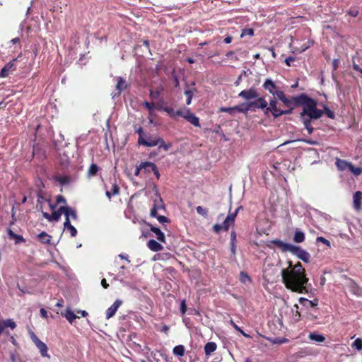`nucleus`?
Here are the masks:
<instances>
[{"mask_svg":"<svg viewBox=\"0 0 362 362\" xmlns=\"http://www.w3.org/2000/svg\"><path fill=\"white\" fill-rule=\"evenodd\" d=\"M288 267L281 270L282 282L285 287L292 292L303 293L307 292L306 285L308 279L306 277L305 269L300 262L294 266L291 261Z\"/></svg>","mask_w":362,"mask_h":362,"instance_id":"f257e3e1","label":"nucleus"},{"mask_svg":"<svg viewBox=\"0 0 362 362\" xmlns=\"http://www.w3.org/2000/svg\"><path fill=\"white\" fill-rule=\"evenodd\" d=\"M281 102L287 107L302 106L303 111L300 114V116L308 115L311 118H320L322 116V110L317 108V100L310 98L305 93L291 97V98L286 97Z\"/></svg>","mask_w":362,"mask_h":362,"instance_id":"f03ea898","label":"nucleus"},{"mask_svg":"<svg viewBox=\"0 0 362 362\" xmlns=\"http://www.w3.org/2000/svg\"><path fill=\"white\" fill-rule=\"evenodd\" d=\"M49 206L52 210H54L56 206L49 203ZM64 209L65 206H60L58 210L54 211L52 214H49L47 212H42V216L44 218H45L49 221H58L62 216V214H64Z\"/></svg>","mask_w":362,"mask_h":362,"instance_id":"7ed1b4c3","label":"nucleus"},{"mask_svg":"<svg viewBox=\"0 0 362 362\" xmlns=\"http://www.w3.org/2000/svg\"><path fill=\"white\" fill-rule=\"evenodd\" d=\"M21 54H20L17 58L11 60L2 68L1 71H0V77H7L10 74L16 69V62L18 58L21 57Z\"/></svg>","mask_w":362,"mask_h":362,"instance_id":"20e7f679","label":"nucleus"},{"mask_svg":"<svg viewBox=\"0 0 362 362\" xmlns=\"http://www.w3.org/2000/svg\"><path fill=\"white\" fill-rule=\"evenodd\" d=\"M291 252L305 262H309L310 261V255L299 246L293 245Z\"/></svg>","mask_w":362,"mask_h":362,"instance_id":"39448f33","label":"nucleus"},{"mask_svg":"<svg viewBox=\"0 0 362 362\" xmlns=\"http://www.w3.org/2000/svg\"><path fill=\"white\" fill-rule=\"evenodd\" d=\"M31 339L39 349L42 356L49 358V356L47 354L48 349L47 345L43 341H42L34 333H32Z\"/></svg>","mask_w":362,"mask_h":362,"instance_id":"423d86ee","label":"nucleus"},{"mask_svg":"<svg viewBox=\"0 0 362 362\" xmlns=\"http://www.w3.org/2000/svg\"><path fill=\"white\" fill-rule=\"evenodd\" d=\"M250 110H255V109H262L266 110V107L267 106V102L265 100L264 98H257V100L252 102L248 103Z\"/></svg>","mask_w":362,"mask_h":362,"instance_id":"0eeeda50","label":"nucleus"},{"mask_svg":"<svg viewBox=\"0 0 362 362\" xmlns=\"http://www.w3.org/2000/svg\"><path fill=\"white\" fill-rule=\"evenodd\" d=\"M238 96L240 98H243L245 100H249L257 98L258 97V93L255 88H251L247 90H242L238 94Z\"/></svg>","mask_w":362,"mask_h":362,"instance_id":"6e6552de","label":"nucleus"},{"mask_svg":"<svg viewBox=\"0 0 362 362\" xmlns=\"http://www.w3.org/2000/svg\"><path fill=\"white\" fill-rule=\"evenodd\" d=\"M122 300L119 299H117L113 304L107 308L106 310V318L110 319L112 317L116 312L117 311L118 308L122 305Z\"/></svg>","mask_w":362,"mask_h":362,"instance_id":"1a4fd4ad","label":"nucleus"},{"mask_svg":"<svg viewBox=\"0 0 362 362\" xmlns=\"http://www.w3.org/2000/svg\"><path fill=\"white\" fill-rule=\"evenodd\" d=\"M160 137L157 138H151V136L148 137V139H144V138H139L138 139V144L139 145H142L147 147H153L158 146L159 144Z\"/></svg>","mask_w":362,"mask_h":362,"instance_id":"9d476101","label":"nucleus"},{"mask_svg":"<svg viewBox=\"0 0 362 362\" xmlns=\"http://www.w3.org/2000/svg\"><path fill=\"white\" fill-rule=\"evenodd\" d=\"M16 323L13 319H6L0 320V335L6 331L7 328L14 329L16 327Z\"/></svg>","mask_w":362,"mask_h":362,"instance_id":"9b49d317","label":"nucleus"},{"mask_svg":"<svg viewBox=\"0 0 362 362\" xmlns=\"http://www.w3.org/2000/svg\"><path fill=\"white\" fill-rule=\"evenodd\" d=\"M280 110H281L277 107L276 99L275 98H272L269 100V107H266L264 114L268 115L269 112H271L275 118V114L279 113Z\"/></svg>","mask_w":362,"mask_h":362,"instance_id":"f8f14e48","label":"nucleus"},{"mask_svg":"<svg viewBox=\"0 0 362 362\" xmlns=\"http://www.w3.org/2000/svg\"><path fill=\"white\" fill-rule=\"evenodd\" d=\"M272 243L274 244L276 247L280 249L282 252H291L293 246V245L286 243L282 240L278 239L272 240Z\"/></svg>","mask_w":362,"mask_h":362,"instance_id":"ddd939ff","label":"nucleus"},{"mask_svg":"<svg viewBox=\"0 0 362 362\" xmlns=\"http://www.w3.org/2000/svg\"><path fill=\"white\" fill-rule=\"evenodd\" d=\"M300 119L302 120L305 128L308 131L309 134H311L313 132V127L311 124V120L312 119H317L318 118H311L310 117H308V115H304L303 116H300Z\"/></svg>","mask_w":362,"mask_h":362,"instance_id":"4468645a","label":"nucleus"},{"mask_svg":"<svg viewBox=\"0 0 362 362\" xmlns=\"http://www.w3.org/2000/svg\"><path fill=\"white\" fill-rule=\"evenodd\" d=\"M262 87L266 90H268L269 93L274 94L276 89L277 86L276 84L273 82V81L270 78H267L265 80L264 83L262 85Z\"/></svg>","mask_w":362,"mask_h":362,"instance_id":"2eb2a0df","label":"nucleus"},{"mask_svg":"<svg viewBox=\"0 0 362 362\" xmlns=\"http://www.w3.org/2000/svg\"><path fill=\"white\" fill-rule=\"evenodd\" d=\"M7 234L10 239L14 240L15 244L25 243V239L22 235L16 234L11 228L7 229Z\"/></svg>","mask_w":362,"mask_h":362,"instance_id":"dca6fc26","label":"nucleus"},{"mask_svg":"<svg viewBox=\"0 0 362 362\" xmlns=\"http://www.w3.org/2000/svg\"><path fill=\"white\" fill-rule=\"evenodd\" d=\"M165 102L163 99H160L159 102L156 104V109L158 110H164L165 112H167L170 117H175V111L173 108L170 107H163V104H164Z\"/></svg>","mask_w":362,"mask_h":362,"instance_id":"f3484780","label":"nucleus"},{"mask_svg":"<svg viewBox=\"0 0 362 362\" xmlns=\"http://www.w3.org/2000/svg\"><path fill=\"white\" fill-rule=\"evenodd\" d=\"M150 227V230L154 233L156 235V238L161 243H165V238L164 233L160 230V228L153 226L152 224H148Z\"/></svg>","mask_w":362,"mask_h":362,"instance_id":"a211bd4d","label":"nucleus"},{"mask_svg":"<svg viewBox=\"0 0 362 362\" xmlns=\"http://www.w3.org/2000/svg\"><path fill=\"white\" fill-rule=\"evenodd\" d=\"M353 199L354 209L359 211L361 208L362 192L361 191L356 192L354 194Z\"/></svg>","mask_w":362,"mask_h":362,"instance_id":"6ab92c4d","label":"nucleus"},{"mask_svg":"<svg viewBox=\"0 0 362 362\" xmlns=\"http://www.w3.org/2000/svg\"><path fill=\"white\" fill-rule=\"evenodd\" d=\"M299 303L306 308H315L318 305V300L315 299L313 300H310L305 298L301 297L299 298Z\"/></svg>","mask_w":362,"mask_h":362,"instance_id":"aec40b11","label":"nucleus"},{"mask_svg":"<svg viewBox=\"0 0 362 362\" xmlns=\"http://www.w3.org/2000/svg\"><path fill=\"white\" fill-rule=\"evenodd\" d=\"M147 246L153 252H159L163 249V246L153 239H151L148 242Z\"/></svg>","mask_w":362,"mask_h":362,"instance_id":"412c9836","label":"nucleus"},{"mask_svg":"<svg viewBox=\"0 0 362 362\" xmlns=\"http://www.w3.org/2000/svg\"><path fill=\"white\" fill-rule=\"evenodd\" d=\"M116 89L118 91V94H120L122 91L124 90L127 88L126 81L121 76L117 78Z\"/></svg>","mask_w":362,"mask_h":362,"instance_id":"4be33fe9","label":"nucleus"},{"mask_svg":"<svg viewBox=\"0 0 362 362\" xmlns=\"http://www.w3.org/2000/svg\"><path fill=\"white\" fill-rule=\"evenodd\" d=\"M64 209V215L66 216L65 220H70V218H71L73 220L77 219V214L76 211L69 206H65Z\"/></svg>","mask_w":362,"mask_h":362,"instance_id":"5701e85b","label":"nucleus"},{"mask_svg":"<svg viewBox=\"0 0 362 362\" xmlns=\"http://www.w3.org/2000/svg\"><path fill=\"white\" fill-rule=\"evenodd\" d=\"M335 164L339 170L344 171L346 169H349L351 163L345 160L337 158Z\"/></svg>","mask_w":362,"mask_h":362,"instance_id":"b1692460","label":"nucleus"},{"mask_svg":"<svg viewBox=\"0 0 362 362\" xmlns=\"http://www.w3.org/2000/svg\"><path fill=\"white\" fill-rule=\"evenodd\" d=\"M62 315L65 317L66 319L71 324L75 319L78 317L70 308H66Z\"/></svg>","mask_w":362,"mask_h":362,"instance_id":"393cba45","label":"nucleus"},{"mask_svg":"<svg viewBox=\"0 0 362 362\" xmlns=\"http://www.w3.org/2000/svg\"><path fill=\"white\" fill-rule=\"evenodd\" d=\"M217 345L215 342L209 341L207 342L204 346V352L206 356H209L216 351Z\"/></svg>","mask_w":362,"mask_h":362,"instance_id":"a878e982","label":"nucleus"},{"mask_svg":"<svg viewBox=\"0 0 362 362\" xmlns=\"http://www.w3.org/2000/svg\"><path fill=\"white\" fill-rule=\"evenodd\" d=\"M308 338L310 340L315 341L318 343H322V342L325 341V337H324V335H322L321 334H318L315 332H310L308 335Z\"/></svg>","mask_w":362,"mask_h":362,"instance_id":"bb28decb","label":"nucleus"},{"mask_svg":"<svg viewBox=\"0 0 362 362\" xmlns=\"http://www.w3.org/2000/svg\"><path fill=\"white\" fill-rule=\"evenodd\" d=\"M64 226V228L69 230L71 237H75L76 235L77 230L74 226L71 225L70 220H65Z\"/></svg>","mask_w":362,"mask_h":362,"instance_id":"cd10ccee","label":"nucleus"},{"mask_svg":"<svg viewBox=\"0 0 362 362\" xmlns=\"http://www.w3.org/2000/svg\"><path fill=\"white\" fill-rule=\"evenodd\" d=\"M51 236L48 235L46 232H42L37 235V240L43 244H49L50 243Z\"/></svg>","mask_w":362,"mask_h":362,"instance_id":"c85d7f7f","label":"nucleus"},{"mask_svg":"<svg viewBox=\"0 0 362 362\" xmlns=\"http://www.w3.org/2000/svg\"><path fill=\"white\" fill-rule=\"evenodd\" d=\"M98 170H99V167L98 166V165L95 163H92L88 170L87 177L88 178H90V177L96 175Z\"/></svg>","mask_w":362,"mask_h":362,"instance_id":"c756f323","label":"nucleus"},{"mask_svg":"<svg viewBox=\"0 0 362 362\" xmlns=\"http://www.w3.org/2000/svg\"><path fill=\"white\" fill-rule=\"evenodd\" d=\"M305 234L303 232L296 230L293 236V241L297 243H303L305 240Z\"/></svg>","mask_w":362,"mask_h":362,"instance_id":"7c9ffc66","label":"nucleus"},{"mask_svg":"<svg viewBox=\"0 0 362 362\" xmlns=\"http://www.w3.org/2000/svg\"><path fill=\"white\" fill-rule=\"evenodd\" d=\"M54 179L56 182H58L61 185H63L69 184L71 181V178L68 175H64V176L57 175L54 177Z\"/></svg>","mask_w":362,"mask_h":362,"instance_id":"2f4dec72","label":"nucleus"},{"mask_svg":"<svg viewBox=\"0 0 362 362\" xmlns=\"http://www.w3.org/2000/svg\"><path fill=\"white\" fill-rule=\"evenodd\" d=\"M163 90V87L160 86L156 90H150L149 96L152 100H156L160 98L161 92Z\"/></svg>","mask_w":362,"mask_h":362,"instance_id":"473e14b6","label":"nucleus"},{"mask_svg":"<svg viewBox=\"0 0 362 362\" xmlns=\"http://www.w3.org/2000/svg\"><path fill=\"white\" fill-rule=\"evenodd\" d=\"M185 349L183 345L175 346L173 349V354L177 356H183L185 355Z\"/></svg>","mask_w":362,"mask_h":362,"instance_id":"72a5a7b5","label":"nucleus"},{"mask_svg":"<svg viewBox=\"0 0 362 362\" xmlns=\"http://www.w3.org/2000/svg\"><path fill=\"white\" fill-rule=\"evenodd\" d=\"M235 111H238L239 112H242L244 114H247L250 110L249 105L247 104H240L239 105L234 106Z\"/></svg>","mask_w":362,"mask_h":362,"instance_id":"f704fd0d","label":"nucleus"},{"mask_svg":"<svg viewBox=\"0 0 362 362\" xmlns=\"http://www.w3.org/2000/svg\"><path fill=\"white\" fill-rule=\"evenodd\" d=\"M188 117L189 119H187V122L191 123L194 127H200L199 119L194 113H192V115Z\"/></svg>","mask_w":362,"mask_h":362,"instance_id":"c9c22d12","label":"nucleus"},{"mask_svg":"<svg viewBox=\"0 0 362 362\" xmlns=\"http://www.w3.org/2000/svg\"><path fill=\"white\" fill-rule=\"evenodd\" d=\"M146 165L148 166V168H151V171L153 172V173L156 175V178L158 180H159L160 175V173H159V171L158 170V168H157L156 165L155 163L149 161V163L146 164Z\"/></svg>","mask_w":362,"mask_h":362,"instance_id":"e433bc0d","label":"nucleus"},{"mask_svg":"<svg viewBox=\"0 0 362 362\" xmlns=\"http://www.w3.org/2000/svg\"><path fill=\"white\" fill-rule=\"evenodd\" d=\"M349 170L355 176H359L362 173V168H361V167H355L351 163L350 164Z\"/></svg>","mask_w":362,"mask_h":362,"instance_id":"4c0bfd02","label":"nucleus"},{"mask_svg":"<svg viewBox=\"0 0 362 362\" xmlns=\"http://www.w3.org/2000/svg\"><path fill=\"white\" fill-rule=\"evenodd\" d=\"M158 148H163L165 151H168L172 147L171 143H165V141L160 138L158 144Z\"/></svg>","mask_w":362,"mask_h":362,"instance_id":"58836bf2","label":"nucleus"},{"mask_svg":"<svg viewBox=\"0 0 362 362\" xmlns=\"http://www.w3.org/2000/svg\"><path fill=\"white\" fill-rule=\"evenodd\" d=\"M351 347L355 349L358 351L362 350V339L361 338H357L351 344Z\"/></svg>","mask_w":362,"mask_h":362,"instance_id":"ea45409f","label":"nucleus"},{"mask_svg":"<svg viewBox=\"0 0 362 362\" xmlns=\"http://www.w3.org/2000/svg\"><path fill=\"white\" fill-rule=\"evenodd\" d=\"M147 163H149V161H146V162H141L140 163V165L139 166L136 167V170H135V172H134V175L135 176H139V173H140V171L143 169H147V168H148V166H146V164Z\"/></svg>","mask_w":362,"mask_h":362,"instance_id":"a19ab883","label":"nucleus"},{"mask_svg":"<svg viewBox=\"0 0 362 362\" xmlns=\"http://www.w3.org/2000/svg\"><path fill=\"white\" fill-rule=\"evenodd\" d=\"M351 291L358 296H362V288L355 283L351 286Z\"/></svg>","mask_w":362,"mask_h":362,"instance_id":"79ce46f5","label":"nucleus"},{"mask_svg":"<svg viewBox=\"0 0 362 362\" xmlns=\"http://www.w3.org/2000/svg\"><path fill=\"white\" fill-rule=\"evenodd\" d=\"M293 109H294V107H288V109L286 110H281L279 113L275 114V118H277L284 115H290L293 112Z\"/></svg>","mask_w":362,"mask_h":362,"instance_id":"37998d69","label":"nucleus"},{"mask_svg":"<svg viewBox=\"0 0 362 362\" xmlns=\"http://www.w3.org/2000/svg\"><path fill=\"white\" fill-rule=\"evenodd\" d=\"M322 111V114L325 112V114L330 119H334L335 115L333 111H332L327 106L324 107V111Z\"/></svg>","mask_w":362,"mask_h":362,"instance_id":"c03bdc74","label":"nucleus"},{"mask_svg":"<svg viewBox=\"0 0 362 362\" xmlns=\"http://www.w3.org/2000/svg\"><path fill=\"white\" fill-rule=\"evenodd\" d=\"M230 324L233 326V327L237 330L238 332H239L240 333H241L244 337H250V335H248L247 334L243 332V330L241 329L240 327H239L235 322L233 320H230Z\"/></svg>","mask_w":362,"mask_h":362,"instance_id":"a18cd8bd","label":"nucleus"},{"mask_svg":"<svg viewBox=\"0 0 362 362\" xmlns=\"http://www.w3.org/2000/svg\"><path fill=\"white\" fill-rule=\"evenodd\" d=\"M274 97L276 99H279L281 101H282L286 97L285 93L282 90H276V92L273 94Z\"/></svg>","mask_w":362,"mask_h":362,"instance_id":"49530a36","label":"nucleus"},{"mask_svg":"<svg viewBox=\"0 0 362 362\" xmlns=\"http://www.w3.org/2000/svg\"><path fill=\"white\" fill-rule=\"evenodd\" d=\"M197 212L198 214L202 216L203 217H206L208 215V210L206 209L203 208L201 206H198L196 208Z\"/></svg>","mask_w":362,"mask_h":362,"instance_id":"de8ad7c7","label":"nucleus"},{"mask_svg":"<svg viewBox=\"0 0 362 362\" xmlns=\"http://www.w3.org/2000/svg\"><path fill=\"white\" fill-rule=\"evenodd\" d=\"M185 95L187 96L186 103L187 105H190L192 102V99L193 98V91L192 90H186L185 91Z\"/></svg>","mask_w":362,"mask_h":362,"instance_id":"09e8293b","label":"nucleus"},{"mask_svg":"<svg viewBox=\"0 0 362 362\" xmlns=\"http://www.w3.org/2000/svg\"><path fill=\"white\" fill-rule=\"evenodd\" d=\"M153 206H156L157 210H159V209L165 208V206H164V204L163 202V200L161 199V198L160 197H159L158 199H155L153 201Z\"/></svg>","mask_w":362,"mask_h":362,"instance_id":"8fccbe9b","label":"nucleus"},{"mask_svg":"<svg viewBox=\"0 0 362 362\" xmlns=\"http://www.w3.org/2000/svg\"><path fill=\"white\" fill-rule=\"evenodd\" d=\"M242 209V206H239L236 209L235 211L233 212V213H231V214H229L226 218H229V220L230 221V222H233L235 223V218L237 216V214H238V211Z\"/></svg>","mask_w":362,"mask_h":362,"instance_id":"3c124183","label":"nucleus"},{"mask_svg":"<svg viewBox=\"0 0 362 362\" xmlns=\"http://www.w3.org/2000/svg\"><path fill=\"white\" fill-rule=\"evenodd\" d=\"M234 224L233 222H230V221L229 220V218H226L224 220L223 224H222V226H223V230H224L225 231H228L230 226H233Z\"/></svg>","mask_w":362,"mask_h":362,"instance_id":"603ef678","label":"nucleus"},{"mask_svg":"<svg viewBox=\"0 0 362 362\" xmlns=\"http://www.w3.org/2000/svg\"><path fill=\"white\" fill-rule=\"evenodd\" d=\"M144 106L148 109L150 113L153 110V109L156 108V105L154 103H149L147 101L144 103Z\"/></svg>","mask_w":362,"mask_h":362,"instance_id":"864d4df0","label":"nucleus"},{"mask_svg":"<svg viewBox=\"0 0 362 362\" xmlns=\"http://www.w3.org/2000/svg\"><path fill=\"white\" fill-rule=\"evenodd\" d=\"M254 35V30L252 28L243 29L241 33V37L244 36H252Z\"/></svg>","mask_w":362,"mask_h":362,"instance_id":"5fc2aeb1","label":"nucleus"},{"mask_svg":"<svg viewBox=\"0 0 362 362\" xmlns=\"http://www.w3.org/2000/svg\"><path fill=\"white\" fill-rule=\"evenodd\" d=\"M219 112H228V113H229L230 115H233L234 113V112H235V108H234V107H221L219 109Z\"/></svg>","mask_w":362,"mask_h":362,"instance_id":"6e6d98bb","label":"nucleus"},{"mask_svg":"<svg viewBox=\"0 0 362 362\" xmlns=\"http://www.w3.org/2000/svg\"><path fill=\"white\" fill-rule=\"evenodd\" d=\"M110 192H112L113 195H117L119 193V187L117 184L116 181H115V182L112 183V189Z\"/></svg>","mask_w":362,"mask_h":362,"instance_id":"4d7b16f0","label":"nucleus"},{"mask_svg":"<svg viewBox=\"0 0 362 362\" xmlns=\"http://www.w3.org/2000/svg\"><path fill=\"white\" fill-rule=\"evenodd\" d=\"M10 360L11 362H18L19 361L18 354L16 351L11 352L10 353Z\"/></svg>","mask_w":362,"mask_h":362,"instance_id":"13d9d810","label":"nucleus"},{"mask_svg":"<svg viewBox=\"0 0 362 362\" xmlns=\"http://www.w3.org/2000/svg\"><path fill=\"white\" fill-rule=\"evenodd\" d=\"M316 241L317 243H322L325 245H326L328 247H330V242L327 240L326 238H325L324 237H317V239H316Z\"/></svg>","mask_w":362,"mask_h":362,"instance_id":"bf43d9fd","label":"nucleus"},{"mask_svg":"<svg viewBox=\"0 0 362 362\" xmlns=\"http://www.w3.org/2000/svg\"><path fill=\"white\" fill-rule=\"evenodd\" d=\"M160 223H169L170 220L165 216L158 215L156 217Z\"/></svg>","mask_w":362,"mask_h":362,"instance_id":"052dcab7","label":"nucleus"},{"mask_svg":"<svg viewBox=\"0 0 362 362\" xmlns=\"http://www.w3.org/2000/svg\"><path fill=\"white\" fill-rule=\"evenodd\" d=\"M187 311V305L185 300H182L180 304V312L182 315H185Z\"/></svg>","mask_w":362,"mask_h":362,"instance_id":"680f3d73","label":"nucleus"},{"mask_svg":"<svg viewBox=\"0 0 362 362\" xmlns=\"http://www.w3.org/2000/svg\"><path fill=\"white\" fill-rule=\"evenodd\" d=\"M240 277H241L240 279H241L242 282L245 283L246 280H247L249 281H251V279H250V276L247 275V274H246L243 272H240Z\"/></svg>","mask_w":362,"mask_h":362,"instance_id":"e2e57ef3","label":"nucleus"},{"mask_svg":"<svg viewBox=\"0 0 362 362\" xmlns=\"http://www.w3.org/2000/svg\"><path fill=\"white\" fill-rule=\"evenodd\" d=\"M236 243V233L235 230H232L230 233V245H235Z\"/></svg>","mask_w":362,"mask_h":362,"instance_id":"0e129e2a","label":"nucleus"},{"mask_svg":"<svg viewBox=\"0 0 362 362\" xmlns=\"http://www.w3.org/2000/svg\"><path fill=\"white\" fill-rule=\"evenodd\" d=\"M347 13L352 17H356L358 15L359 12L356 9L351 8L347 11Z\"/></svg>","mask_w":362,"mask_h":362,"instance_id":"69168bd1","label":"nucleus"},{"mask_svg":"<svg viewBox=\"0 0 362 362\" xmlns=\"http://www.w3.org/2000/svg\"><path fill=\"white\" fill-rule=\"evenodd\" d=\"M158 211L156 206H153L150 211V216L151 217H156L158 216Z\"/></svg>","mask_w":362,"mask_h":362,"instance_id":"338daca9","label":"nucleus"},{"mask_svg":"<svg viewBox=\"0 0 362 362\" xmlns=\"http://www.w3.org/2000/svg\"><path fill=\"white\" fill-rule=\"evenodd\" d=\"M192 115V112L188 108L185 109L183 111V118H185L186 120H187V119H189L188 117L191 116Z\"/></svg>","mask_w":362,"mask_h":362,"instance_id":"774afa93","label":"nucleus"}]
</instances>
